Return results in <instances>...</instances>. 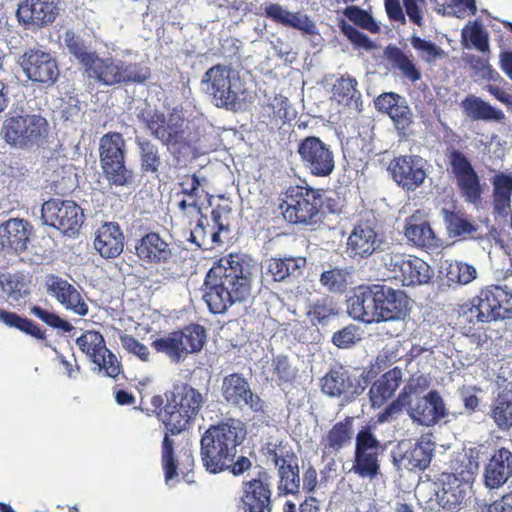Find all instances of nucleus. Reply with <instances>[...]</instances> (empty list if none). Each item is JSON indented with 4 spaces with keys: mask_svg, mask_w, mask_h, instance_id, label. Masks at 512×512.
<instances>
[{
    "mask_svg": "<svg viewBox=\"0 0 512 512\" xmlns=\"http://www.w3.org/2000/svg\"><path fill=\"white\" fill-rule=\"evenodd\" d=\"M254 266L238 254L222 257L212 266L205 279L203 300L214 314L245 302L251 293Z\"/></svg>",
    "mask_w": 512,
    "mask_h": 512,
    "instance_id": "nucleus-1",
    "label": "nucleus"
},
{
    "mask_svg": "<svg viewBox=\"0 0 512 512\" xmlns=\"http://www.w3.org/2000/svg\"><path fill=\"white\" fill-rule=\"evenodd\" d=\"M245 437V425L237 419L210 426L200 441V456L205 469L212 474L229 470L234 476L249 470L252 466L249 458L239 456L236 459L238 447Z\"/></svg>",
    "mask_w": 512,
    "mask_h": 512,
    "instance_id": "nucleus-2",
    "label": "nucleus"
},
{
    "mask_svg": "<svg viewBox=\"0 0 512 512\" xmlns=\"http://www.w3.org/2000/svg\"><path fill=\"white\" fill-rule=\"evenodd\" d=\"M166 404L162 396H154L152 405L159 409L157 415L168 432L176 435L184 431L190 421L199 413L204 399L200 392L189 385L177 384L165 393Z\"/></svg>",
    "mask_w": 512,
    "mask_h": 512,
    "instance_id": "nucleus-3",
    "label": "nucleus"
},
{
    "mask_svg": "<svg viewBox=\"0 0 512 512\" xmlns=\"http://www.w3.org/2000/svg\"><path fill=\"white\" fill-rule=\"evenodd\" d=\"M201 90L220 108L236 111L245 101V87L239 75L222 65L209 68L201 80Z\"/></svg>",
    "mask_w": 512,
    "mask_h": 512,
    "instance_id": "nucleus-4",
    "label": "nucleus"
},
{
    "mask_svg": "<svg viewBox=\"0 0 512 512\" xmlns=\"http://www.w3.org/2000/svg\"><path fill=\"white\" fill-rule=\"evenodd\" d=\"M467 321L491 322L512 317V293L507 287L491 286L473 298L471 306L463 308Z\"/></svg>",
    "mask_w": 512,
    "mask_h": 512,
    "instance_id": "nucleus-5",
    "label": "nucleus"
},
{
    "mask_svg": "<svg viewBox=\"0 0 512 512\" xmlns=\"http://www.w3.org/2000/svg\"><path fill=\"white\" fill-rule=\"evenodd\" d=\"M2 133L8 144L32 149L45 142L48 123L44 117L36 114L11 117L3 123Z\"/></svg>",
    "mask_w": 512,
    "mask_h": 512,
    "instance_id": "nucleus-6",
    "label": "nucleus"
},
{
    "mask_svg": "<svg viewBox=\"0 0 512 512\" xmlns=\"http://www.w3.org/2000/svg\"><path fill=\"white\" fill-rule=\"evenodd\" d=\"M322 205L319 190L301 186L290 187L280 205L284 218L294 224L316 223Z\"/></svg>",
    "mask_w": 512,
    "mask_h": 512,
    "instance_id": "nucleus-7",
    "label": "nucleus"
},
{
    "mask_svg": "<svg viewBox=\"0 0 512 512\" xmlns=\"http://www.w3.org/2000/svg\"><path fill=\"white\" fill-rule=\"evenodd\" d=\"M381 443L370 426L362 427L355 437L354 463L351 471L361 478L374 479L380 473Z\"/></svg>",
    "mask_w": 512,
    "mask_h": 512,
    "instance_id": "nucleus-8",
    "label": "nucleus"
},
{
    "mask_svg": "<svg viewBox=\"0 0 512 512\" xmlns=\"http://www.w3.org/2000/svg\"><path fill=\"white\" fill-rule=\"evenodd\" d=\"M431 434L422 435L416 442L403 440L392 451L394 465L408 471L425 470L434 456L435 442Z\"/></svg>",
    "mask_w": 512,
    "mask_h": 512,
    "instance_id": "nucleus-9",
    "label": "nucleus"
},
{
    "mask_svg": "<svg viewBox=\"0 0 512 512\" xmlns=\"http://www.w3.org/2000/svg\"><path fill=\"white\" fill-rule=\"evenodd\" d=\"M41 218L44 224L69 236L75 235L84 222L82 209L73 201L52 199L42 205Z\"/></svg>",
    "mask_w": 512,
    "mask_h": 512,
    "instance_id": "nucleus-10",
    "label": "nucleus"
},
{
    "mask_svg": "<svg viewBox=\"0 0 512 512\" xmlns=\"http://www.w3.org/2000/svg\"><path fill=\"white\" fill-rule=\"evenodd\" d=\"M297 153L303 167L313 176L327 177L335 168L334 153L330 145L318 137L304 138L298 145Z\"/></svg>",
    "mask_w": 512,
    "mask_h": 512,
    "instance_id": "nucleus-11",
    "label": "nucleus"
},
{
    "mask_svg": "<svg viewBox=\"0 0 512 512\" xmlns=\"http://www.w3.org/2000/svg\"><path fill=\"white\" fill-rule=\"evenodd\" d=\"M447 157L461 197L470 204H477L481 198L482 186L470 160L454 148L448 150Z\"/></svg>",
    "mask_w": 512,
    "mask_h": 512,
    "instance_id": "nucleus-12",
    "label": "nucleus"
},
{
    "mask_svg": "<svg viewBox=\"0 0 512 512\" xmlns=\"http://www.w3.org/2000/svg\"><path fill=\"white\" fill-rule=\"evenodd\" d=\"M221 394L231 406L243 409L248 407L253 412L264 413L265 402L254 393L249 382L239 373L225 376L221 384Z\"/></svg>",
    "mask_w": 512,
    "mask_h": 512,
    "instance_id": "nucleus-13",
    "label": "nucleus"
},
{
    "mask_svg": "<svg viewBox=\"0 0 512 512\" xmlns=\"http://www.w3.org/2000/svg\"><path fill=\"white\" fill-rule=\"evenodd\" d=\"M392 179L406 191H415L427 178V162L416 155L395 157L388 166Z\"/></svg>",
    "mask_w": 512,
    "mask_h": 512,
    "instance_id": "nucleus-14",
    "label": "nucleus"
},
{
    "mask_svg": "<svg viewBox=\"0 0 512 512\" xmlns=\"http://www.w3.org/2000/svg\"><path fill=\"white\" fill-rule=\"evenodd\" d=\"M405 407L413 423L426 427L437 424L448 415L444 399L436 390H431L415 400H408Z\"/></svg>",
    "mask_w": 512,
    "mask_h": 512,
    "instance_id": "nucleus-15",
    "label": "nucleus"
},
{
    "mask_svg": "<svg viewBox=\"0 0 512 512\" xmlns=\"http://www.w3.org/2000/svg\"><path fill=\"white\" fill-rule=\"evenodd\" d=\"M346 245V252L350 257L364 259L383 251L385 239L372 223L366 221L354 226Z\"/></svg>",
    "mask_w": 512,
    "mask_h": 512,
    "instance_id": "nucleus-16",
    "label": "nucleus"
},
{
    "mask_svg": "<svg viewBox=\"0 0 512 512\" xmlns=\"http://www.w3.org/2000/svg\"><path fill=\"white\" fill-rule=\"evenodd\" d=\"M271 482L266 472H260L257 478L243 482L242 496L237 512H270Z\"/></svg>",
    "mask_w": 512,
    "mask_h": 512,
    "instance_id": "nucleus-17",
    "label": "nucleus"
},
{
    "mask_svg": "<svg viewBox=\"0 0 512 512\" xmlns=\"http://www.w3.org/2000/svg\"><path fill=\"white\" fill-rule=\"evenodd\" d=\"M364 383V378L340 368L330 371L321 379V388L328 396L338 397L342 402L349 403L363 393Z\"/></svg>",
    "mask_w": 512,
    "mask_h": 512,
    "instance_id": "nucleus-18",
    "label": "nucleus"
},
{
    "mask_svg": "<svg viewBox=\"0 0 512 512\" xmlns=\"http://www.w3.org/2000/svg\"><path fill=\"white\" fill-rule=\"evenodd\" d=\"M19 63L27 78L34 82L53 84L59 75L56 60L40 49L26 51Z\"/></svg>",
    "mask_w": 512,
    "mask_h": 512,
    "instance_id": "nucleus-19",
    "label": "nucleus"
},
{
    "mask_svg": "<svg viewBox=\"0 0 512 512\" xmlns=\"http://www.w3.org/2000/svg\"><path fill=\"white\" fill-rule=\"evenodd\" d=\"M45 286L48 295L55 298L66 310L77 316L88 314L89 307L81 292L67 280L56 275H48Z\"/></svg>",
    "mask_w": 512,
    "mask_h": 512,
    "instance_id": "nucleus-20",
    "label": "nucleus"
},
{
    "mask_svg": "<svg viewBox=\"0 0 512 512\" xmlns=\"http://www.w3.org/2000/svg\"><path fill=\"white\" fill-rule=\"evenodd\" d=\"M436 503L447 510H454L465 500L470 488L468 481L452 473H442L437 482L430 484Z\"/></svg>",
    "mask_w": 512,
    "mask_h": 512,
    "instance_id": "nucleus-21",
    "label": "nucleus"
},
{
    "mask_svg": "<svg viewBox=\"0 0 512 512\" xmlns=\"http://www.w3.org/2000/svg\"><path fill=\"white\" fill-rule=\"evenodd\" d=\"M379 285L359 287L347 301V312L354 320L379 322Z\"/></svg>",
    "mask_w": 512,
    "mask_h": 512,
    "instance_id": "nucleus-22",
    "label": "nucleus"
},
{
    "mask_svg": "<svg viewBox=\"0 0 512 512\" xmlns=\"http://www.w3.org/2000/svg\"><path fill=\"white\" fill-rule=\"evenodd\" d=\"M404 236L412 245L425 249H438L441 240L435 235L425 210L417 209L405 218Z\"/></svg>",
    "mask_w": 512,
    "mask_h": 512,
    "instance_id": "nucleus-23",
    "label": "nucleus"
},
{
    "mask_svg": "<svg viewBox=\"0 0 512 512\" xmlns=\"http://www.w3.org/2000/svg\"><path fill=\"white\" fill-rule=\"evenodd\" d=\"M406 367L411 376L398 398L390 403L385 410L378 415L377 420L379 423L390 421L394 415L398 414L401 409L406 406L408 400L411 399V394L422 393L429 386L428 379L423 374H418V372L415 371L418 367V362L415 359H410L407 362Z\"/></svg>",
    "mask_w": 512,
    "mask_h": 512,
    "instance_id": "nucleus-24",
    "label": "nucleus"
},
{
    "mask_svg": "<svg viewBox=\"0 0 512 512\" xmlns=\"http://www.w3.org/2000/svg\"><path fill=\"white\" fill-rule=\"evenodd\" d=\"M268 459L278 469L279 482L278 491L280 495L295 494L300 489V477L297 459L294 454L271 450L268 452Z\"/></svg>",
    "mask_w": 512,
    "mask_h": 512,
    "instance_id": "nucleus-25",
    "label": "nucleus"
},
{
    "mask_svg": "<svg viewBox=\"0 0 512 512\" xmlns=\"http://www.w3.org/2000/svg\"><path fill=\"white\" fill-rule=\"evenodd\" d=\"M88 80L104 86L119 84L121 60L92 53L82 64Z\"/></svg>",
    "mask_w": 512,
    "mask_h": 512,
    "instance_id": "nucleus-26",
    "label": "nucleus"
},
{
    "mask_svg": "<svg viewBox=\"0 0 512 512\" xmlns=\"http://www.w3.org/2000/svg\"><path fill=\"white\" fill-rule=\"evenodd\" d=\"M19 22L25 26L41 27L55 20L57 6L55 0H25L16 12Z\"/></svg>",
    "mask_w": 512,
    "mask_h": 512,
    "instance_id": "nucleus-27",
    "label": "nucleus"
},
{
    "mask_svg": "<svg viewBox=\"0 0 512 512\" xmlns=\"http://www.w3.org/2000/svg\"><path fill=\"white\" fill-rule=\"evenodd\" d=\"M512 477V452L506 448L496 450L484 469V484L498 489Z\"/></svg>",
    "mask_w": 512,
    "mask_h": 512,
    "instance_id": "nucleus-28",
    "label": "nucleus"
},
{
    "mask_svg": "<svg viewBox=\"0 0 512 512\" xmlns=\"http://www.w3.org/2000/svg\"><path fill=\"white\" fill-rule=\"evenodd\" d=\"M94 248L106 259L119 256L124 248V235L118 223L105 222L95 232Z\"/></svg>",
    "mask_w": 512,
    "mask_h": 512,
    "instance_id": "nucleus-29",
    "label": "nucleus"
},
{
    "mask_svg": "<svg viewBox=\"0 0 512 512\" xmlns=\"http://www.w3.org/2000/svg\"><path fill=\"white\" fill-rule=\"evenodd\" d=\"M379 322L402 320L408 314V298L403 291L379 285Z\"/></svg>",
    "mask_w": 512,
    "mask_h": 512,
    "instance_id": "nucleus-30",
    "label": "nucleus"
},
{
    "mask_svg": "<svg viewBox=\"0 0 512 512\" xmlns=\"http://www.w3.org/2000/svg\"><path fill=\"white\" fill-rule=\"evenodd\" d=\"M30 225L23 219H9L0 225V246L3 250L21 253L27 249Z\"/></svg>",
    "mask_w": 512,
    "mask_h": 512,
    "instance_id": "nucleus-31",
    "label": "nucleus"
},
{
    "mask_svg": "<svg viewBox=\"0 0 512 512\" xmlns=\"http://www.w3.org/2000/svg\"><path fill=\"white\" fill-rule=\"evenodd\" d=\"M402 378V369L394 367L375 381L369 390L372 406L379 408L391 398L402 382Z\"/></svg>",
    "mask_w": 512,
    "mask_h": 512,
    "instance_id": "nucleus-32",
    "label": "nucleus"
},
{
    "mask_svg": "<svg viewBox=\"0 0 512 512\" xmlns=\"http://www.w3.org/2000/svg\"><path fill=\"white\" fill-rule=\"evenodd\" d=\"M140 259L149 263L167 262L172 252L169 244L157 233L146 234L136 245Z\"/></svg>",
    "mask_w": 512,
    "mask_h": 512,
    "instance_id": "nucleus-33",
    "label": "nucleus"
},
{
    "mask_svg": "<svg viewBox=\"0 0 512 512\" xmlns=\"http://www.w3.org/2000/svg\"><path fill=\"white\" fill-rule=\"evenodd\" d=\"M461 107L464 115L473 121L502 123L506 118L502 110L474 95H469L462 100Z\"/></svg>",
    "mask_w": 512,
    "mask_h": 512,
    "instance_id": "nucleus-34",
    "label": "nucleus"
},
{
    "mask_svg": "<svg viewBox=\"0 0 512 512\" xmlns=\"http://www.w3.org/2000/svg\"><path fill=\"white\" fill-rule=\"evenodd\" d=\"M432 276L431 267L422 259L408 255L400 267L398 278L403 286L422 285L429 282Z\"/></svg>",
    "mask_w": 512,
    "mask_h": 512,
    "instance_id": "nucleus-35",
    "label": "nucleus"
},
{
    "mask_svg": "<svg viewBox=\"0 0 512 512\" xmlns=\"http://www.w3.org/2000/svg\"><path fill=\"white\" fill-rule=\"evenodd\" d=\"M100 166L118 162L125 159V140L120 133L109 132L99 141Z\"/></svg>",
    "mask_w": 512,
    "mask_h": 512,
    "instance_id": "nucleus-36",
    "label": "nucleus"
},
{
    "mask_svg": "<svg viewBox=\"0 0 512 512\" xmlns=\"http://www.w3.org/2000/svg\"><path fill=\"white\" fill-rule=\"evenodd\" d=\"M353 418L347 417L336 423L323 438L324 450L329 453H336L350 445L353 437Z\"/></svg>",
    "mask_w": 512,
    "mask_h": 512,
    "instance_id": "nucleus-37",
    "label": "nucleus"
},
{
    "mask_svg": "<svg viewBox=\"0 0 512 512\" xmlns=\"http://www.w3.org/2000/svg\"><path fill=\"white\" fill-rule=\"evenodd\" d=\"M0 287L6 300L11 304L20 303L29 294L27 277L20 272L1 273Z\"/></svg>",
    "mask_w": 512,
    "mask_h": 512,
    "instance_id": "nucleus-38",
    "label": "nucleus"
},
{
    "mask_svg": "<svg viewBox=\"0 0 512 512\" xmlns=\"http://www.w3.org/2000/svg\"><path fill=\"white\" fill-rule=\"evenodd\" d=\"M489 416L501 431L512 428V391H502L493 400Z\"/></svg>",
    "mask_w": 512,
    "mask_h": 512,
    "instance_id": "nucleus-39",
    "label": "nucleus"
},
{
    "mask_svg": "<svg viewBox=\"0 0 512 512\" xmlns=\"http://www.w3.org/2000/svg\"><path fill=\"white\" fill-rule=\"evenodd\" d=\"M303 257L272 258L266 261V269L275 281H283L300 272L305 266Z\"/></svg>",
    "mask_w": 512,
    "mask_h": 512,
    "instance_id": "nucleus-40",
    "label": "nucleus"
},
{
    "mask_svg": "<svg viewBox=\"0 0 512 512\" xmlns=\"http://www.w3.org/2000/svg\"><path fill=\"white\" fill-rule=\"evenodd\" d=\"M357 80L349 75H343L333 85V97L342 104L358 108L361 93L357 89Z\"/></svg>",
    "mask_w": 512,
    "mask_h": 512,
    "instance_id": "nucleus-41",
    "label": "nucleus"
},
{
    "mask_svg": "<svg viewBox=\"0 0 512 512\" xmlns=\"http://www.w3.org/2000/svg\"><path fill=\"white\" fill-rule=\"evenodd\" d=\"M135 142L139 149L140 168L144 173H157L162 165L158 146L152 141L136 137Z\"/></svg>",
    "mask_w": 512,
    "mask_h": 512,
    "instance_id": "nucleus-42",
    "label": "nucleus"
},
{
    "mask_svg": "<svg viewBox=\"0 0 512 512\" xmlns=\"http://www.w3.org/2000/svg\"><path fill=\"white\" fill-rule=\"evenodd\" d=\"M104 179L113 187L130 188L135 181L134 173L127 168L125 159L101 167Z\"/></svg>",
    "mask_w": 512,
    "mask_h": 512,
    "instance_id": "nucleus-43",
    "label": "nucleus"
},
{
    "mask_svg": "<svg viewBox=\"0 0 512 512\" xmlns=\"http://www.w3.org/2000/svg\"><path fill=\"white\" fill-rule=\"evenodd\" d=\"M175 333L184 357L187 354L200 351L206 338L205 329L195 324L189 325L181 331H175Z\"/></svg>",
    "mask_w": 512,
    "mask_h": 512,
    "instance_id": "nucleus-44",
    "label": "nucleus"
},
{
    "mask_svg": "<svg viewBox=\"0 0 512 512\" xmlns=\"http://www.w3.org/2000/svg\"><path fill=\"white\" fill-rule=\"evenodd\" d=\"M337 307L332 298L323 296L310 302L307 316L313 324L325 325L331 317L337 315Z\"/></svg>",
    "mask_w": 512,
    "mask_h": 512,
    "instance_id": "nucleus-45",
    "label": "nucleus"
},
{
    "mask_svg": "<svg viewBox=\"0 0 512 512\" xmlns=\"http://www.w3.org/2000/svg\"><path fill=\"white\" fill-rule=\"evenodd\" d=\"M76 344L92 362L99 359L101 353L105 354L107 348L103 336L96 331H88L84 333L82 336L77 338Z\"/></svg>",
    "mask_w": 512,
    "mask_h": 512,
    "instance_id": "nucleus-46",
    "label": "nucleus"
},
{
    "mask_svg": "<svg viewBox=\"0 0 512 512\" xmlns=\"http://www.w3.org/2000/svg\"><path fill=\"white\" fill-rule=\"evenodd\" d=\"M0 321L9 327L17 328L37 339H44V333L37 324L27 318L20 317L14 312L0 309Z\"/></svg>",
    "mask_w": 512,
    "mask_h": 512,
    "instance_id": "nucleus-47",
    "label": "nucleus"
},
{
    "mask_svg": "<svg viewBox=\"0 0 512 512\" xmlns=\"http://www.w3.org/2000/svg\"><path fill=\"white\" fill-rule=\"evenodd\" d=\"M388 57L393 66L399 69L403 76L409 80L415 82L421 78V73L416 68L412 57L405 54L401 49L393 48Z\"/></svg>",
    "mask_w": 512,
    "mask_h": 512,
    "instance_id": "nucleus-48",
    "label": "nucleus"
},
{
    "mask_svg": "<svg viewBox=\"0 0 512 512\" xmlns=\"http://www.w3.org/2000/svg\"><path fill=\"white\" fill-rule=\"evenodd\" d=\"M446 277L451 283L466 285L476 279L477 270L473 265L455 261L447 266Z\"/></svg>",
    "mask_w": 512,
    "mask_h": 512,
    "instance_id": "nucleus-49",
    "label": "nucleus"
},
{
    "mask_svg": "<svg viewBox=\"0 0 512 512\" xmlns=\"http://www.w3.org/2000/svg\"><path fill=\"white\" fill-rule=\"evenodd\" d=\"M441 214L450 235L460 236L476 231V227L458 213L442 209Z\"/></svg>",
    "mask_w": 512,
    "mask_h": 512,
    "instance_id": "nucleus-50",
    "label": "nucleus"
},
{
    "mask_svg": "<svg viewBox=\"0 0 512 512\" xmlns=\"http://www.w3.org/2000/svg\"><path fill=\"white\" fill-rule=\"evenodd\" d=\"M152 346L157 352L164 353L172 362L177 363L184 358L175 332L154 340Z\"/></svg>",
    "mask_w": 512,
    "mask_h": 512,
    "instance_id": "nucleus-51",
    "label": "nucleus"
},
{
    "mask_svg": "<svg viewBox=\"0 0 512 512\" xmlns=\"http://www.w3.org/2000/svg\"><path fill=\"white\" fill-rule=\"evenodd\" d=\"M411 46L419 52L420 57L427 63L435 62L446 56L445 51L431 41L412 35L410 39Z\"/></svg>",
    "mask_w": 512,
    "mask_h": 512,
    "instance_id": "nucleus-52",
    "label": "nucleus"
},
{
    "mask_svg": "<svg viewBox=\"0 0 512 512\" xmlns=\"http://www.w3.org/2000/svg\"><path fill=\"white\" fill-rule=\"evenodd\" d=\"M119 83H144L150 77V69L138 63H126L121 60Z\"/></svg>",
    "mask_w": 512,
    "mask_h": 512,
    "instance_id": "nucleus-53",
    "label": "nucleus"
},
{
    "mask_svg": "<svg viewBox=\"0 0 512 512\" xmlns=\"http://www.w3.org/2000/svg\"><path fill=\"white\" fill-rule=\"evenodd\" d=\"M51 189L56 194H66L74 189V175L71 168L59 167L50 176Z\"/></svg>",
    "mask_w": 512,
    "mask_h": 512,
    "instance_id": "nucleus-54",
    "label": "nucleus"
},
{
    "mask_svg": "<svg viewBox=\"0 0 512 512\" xmlns=\"http://www.w3.org/2000/svg\"><path fill=\"white\" fill-rule=\"evenodd\" d=\"M347 275L345 270L334 268L321 274L320 283L330 292L341 293L346 289Z\"/></svg>",
    "mask_w": 512,
    "mask_h": 512,
    "instance_id": "nucleus-55",
    "label": "nucleus"
},
{
    "mask_svg": "<svg viewBox=\"0 0 512 512\" xmlns=\"http://www.w3.org/2000/svg\"><path fill=\"white\" fill-rule=\"evenodd\" d=\"M30 313L51 328L57 329L61 332H70L73 329L72 324H70L68 321L62 319L54 312L46 310L40 306H33L30 309Z\"/></svg>",
    "mask_w": 512,
    "mask_h": 512,
    "instance_id": "nucleus-56",
    "label": "nucleus"
},
{
    "mask_svg": "<svg viewBox=\"0 0 512 512\" xmlns=\"http://www.w3.org/2000/svg\"><path fill=\"white\" fill-rule=\"evenodd\" d=\"M388 115L396 128L403 133H405L413 123L412 112L404 98L399 101L397 106H395Z\"/></svg>",
    "mask_w": 512,
    "mask_h": 512,
    "instance_id": "nucleus-57",
    "label": "nucleus"
},
{
    "mask_svg": "<svg viewBox=\"0 0 512 512\" xmlns=\"http://www.w3.org/2000/svg\"><path fill=\"white\" fill-rule=\"evenodd\" d=\"M60 41L73 55H75L77 59L80 60L81 64L86 61V57H89L92 54L86 51L82 40L72 30H66L60 36Z\"/></svg>",
    "mask_w": 512,
    "mask_h": 512,
    "instance_id": "nucleus-58",
    "label": "nucleus"
},
{
    "mask_svg": "<svg viewBox=\"0 0 512 512\" xmlns=\"http://www.w3.org/2000/svg\"><path fill=\"white\" fill-rule=\"evenodd\" d=\"M206 181L205 178H200L198 175H183L179 179V186L181 193L186 195L190 199H197L198 201L202 197L203 183Z\"/></svg>",
    "mask_w": 512,
    "mask_h": 512,
    "instance_id": "nucleus-59",
    "label": "nucleus"
},
{
    "mask_svg": "<svg viewBox=\"0 0 512 512\" xmlns=\"http://www.w3.org/2000/svg\"><path fill=\"white\" fill-rule=\"evenodd\" d=\"M359 328L353 324H350L339 331L335 332L332 336V342L338 348L346 349L355 345L361 340L359 334Z\"/></svg>",
    "mask_w": 512,
    "mask_h": 512,
    "instance_id": "nucleus-60",
    "label": "nucleus"
},
{
    "mask_svg": "<svg viewBox=\"0 0 512 512\" xmlns=\"http://www.w3.org/2000/svg\"><path fill=\"white\" fill-rule=\"evenodd\" d=\"M344 14L354 23L358 24L360 27L376 33L379 31V26L373 17L368 14L366 11L356 7L349 6L345 9Z\"/></svg>",
    "mask_w": 512,
    "mask_h": 512,
    "instance_id": "nucleus-61",
    "label": "nucleus"
},
{
    "mask_svg": "<svg viewBox=\"0 0 512 512\" xmlns=\"http://www.w3.org/2000/svg\"><path fill=\"white\" fill-rule=\"evenodd\" d=\"M98 372L104 371L110 378L117 377L121 372V364L116 355L106 348L105 354L101 353L99 359L94 360Z\"/></svg>",
    "mask_w": 512,
    "mask_h": 512,
    "instance_id": "nucleus-62",
    "label": "nucleus"
},
{
    "mask_svg": "<svg viewBox=\"0 0 512 512\" xmlns=\"http://www.w3.org/2000/svg\"><path fill=\"white\" fill-rule=\"evenodd\" d=\"M462 60L469 65L480 77L495 80L499 75L495 72L488 61L473 54H464Z\"/></svg>",
    "mask_w": 512,
    "mask_h": 512,
    "instance_id": "nucleus-63",
    "label": "nucleus"
},
{
    "mask_svg": "<svg viewBox=\"0 0 512 512\" xmlns=\"http://www.w3.org/2000/svg\"><path fill=\"white\" fill-rule=\"evenodd\" d=\"M284 26L300 30L308 35H313L317 32L316 23L308 15L300 12H289Z\"/></svg>",
    "mask_w": 512,
    "mask_h": 512,
    "instance_id": "nucleus-64",
    "label": "nucleus"
}]
</instances>
